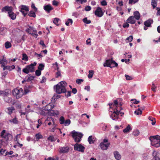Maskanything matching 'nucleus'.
I'll return each instance as SVG.
<instances>
[{
  "instance_id": "1",
  "label": "nucleus",
  "mask_w": 160,
  "mask_h": 160,
  "mask_svg": "<svg viewBox=\"0 0 160 160\" xmlns=\"http://www.w3.org/2000/svg\"><path fill=\"white\" fill-rule=\"evenodd\" d=\"M113 102V103H110L109 104L110 106V111L111 112H113L112 113L110 117L113 120L116 121L118 118L122 104L121 102H120L118 104L117 100H114Z\"/></svg>"
},
{
  "instance_id": "2",
  "label": "nucleus",
  "mask_w": 160,
  "mask_h": 160,
  "mask_svg": "<svg viewBox=\"0 0 160 160\" xmlns=\"http://www.w3.org/2000/svg\"><path fill=\"white\" fill-rule=\"evenodd\" d=\"M66 82L64 81H61L59 82L55 86L54 88L55 89L57 93L60 94L66 92Z\"/></svg>"
},
{
  "instance_id": "3",
  "label": "nucleus",
  "mask_w": 160,
  "mask_h": 160,
  "mask_svg": "<svg viewBox=\"0 0 160 160\" xmlns=\"http://www.w3.org/2000/svg\"><path fill=\"white\" fill-rule=\"evenodd\" d=\"M152 146L156 148L160 146V137L158 135L151 136L149 138Z\"/></svg>"
},
{
  "instance_id": "4",
  "label": "nucleus",
  "mask_w": 160,
  "mask_h": 160,
  "mask_svg": "<svg viewBox=\"0 0 160 160\" xmlns=\"http://www.w3.org/2000/svg\"><path fill=\"white\" fill-rule=\"evenodd\" d=\"M37 65V63L34 62L33 63H31L30 65H27L26 68L22 70V72L26 73L28 74L29 72H33L35 71V66Z\"/></svg>"
},
{
  "instance_id": "5",
  "label": "nucleus",
  "mask_w": 160,
  "mask_h": 160,
  "mask_svg": "<svg viewBox=\"0 0 160 160\" xmlns=\"http://www.w3.org/2000/svg\"><path fill=\"white\" fill-rule=\"evenodd\" d=\"M72 136L74 138L75 141L77 142H78L81 141L82 138L83 134L81 132H78L75 131H73L72 132Z\"/></svg>"
},
{
  "instance_id": "6",
  "label": "nucleus",
  "mask_w": 160,
  "mask_h": 160,
  "mask_svg": "<svg viewBox=\"0 0 160 160\" xmlns=\"http://www.w3.org/2000/svg\"><path fill=\"white\" fill-rule=\"evenodd\" d=\"M13 96L16 97L17 99L21 98L23 95V90L20 88L19 89L15 88L12 92Z\"/></svg>"
},
{
  "instance_id": "7",
  "label": "nucleus",
  "mask_w": 160,
  "mask_h": 160,
  "mask_svg": "<svg viewBox=\"0 0 160 160\" xmlns=\"http://www.w3.org/2000/svg\"><path fill=\"white\" fill-rule=\"evenodd\" d=\"M104 67H109L110 68L117 67L118 66V64L115 61L111 59H108L103 64Z\"/></svg>"
},
{
  "instance_id": "8",
  "label": "nucleus",
  "mask_w": 160,
  "mask_h": 160,
  "mask_svg": "<svg viewBox=\"0 0 160 160\" xmlns=\"http://www.w3.org/2000/svg\"><path fill=\"white\" fill-rule=\"evenodd\" d=\"M74 149L75 150L78 151L83 152L85 149V148L80 144L76 143L74 145Z\"/></svg>"
},
{
  "instance_id": "9",
  "label": "nucleus",
  "mask_w": 160,
  "mask_h": 160,
  "mask_svg": "<svg viewBox=\"0 0 160 160\" xmlns=\"http://www.w3.org/2000/svg\"><path fill=\"white\" fill-rule=\"evenodd\" d=\"M19 11L22 12L23 15L25 17L27 14V13H25V12H27L28 11V7L24 5H22Z\"/></svg>"
},
{
  "instance_id": "10",
  "label": "nucleus",
  "mask_w": 160,
  "mask_h": 160,
  "mask_svg": "<svg viewBox=\"0 0 160 160\" xmlns=\"http://www.w3.org/2000/svg\"><path fill=\"white\" fill-rule=\"evenodd\" d=\"M95 15L99 17H102L103 13L102 11V9L99 7H98L95 12Z\"/></svg>"
},
{
  "instance_id": "11",
  "label": "nucleus",
  "mask_w": 160,
  "mask_h": 160,
  "mask_svg": "<svg viewBox=\"0 0 160 160\" xmlns=\"http://www.w3.org/2000/svg\"><path fill=\"white\" fill-rule=\"evenodd\" d=\"M13 10V8L11 6H5L3 7L2 9V12H10Z\"/></svg>"
},
{
  "instance_id": "12",
  "label": "nucleus",
  "mask_w": 160,
  "mask_h": 160,
  "mask_svg": "<svg viewBox=\"0 0 160 160\" xmlns=\"http://www.w3.org/2000/svg\"><path fill=\"white\" fill-rule=\"evenodd\" d=\"M54 106V105H52V104L49 103L45 107H43L42 109L44 110L49 111L53 108Z\"/></svg>"
},
{
  "instance_id": "13",
  "label": "nucleus",
  "mask_w": 160,
  "mask_h": 160,
  "mask_svg": "<svg viewBox=\"0 0 160 160\" xmlns=\"http://www.w3.org/2000/svg\"><path fill=\"white\" fill-rule=\"evenodd\" d=\"M69 148L68 146L63 147L59 148V151L61 153H65L68 152Z\"/></svg>"
},
{
  "instance_id": "14",
  "label": "nucleus",
  "mask_w": 160,
  "mask_h": 160,
  "mask_svg": "<svg viewBox=\"0 0 160 160\" xmlns=\"http://www.w3.org/2000/svg\"><path fill=\"white\" fill-rule=\"evenodd\" d=\"M110 145L109 143H101L100 144V148L102 150H107Z\"/></svg>"
},
{
  "instance_id": "15",
  "label": "nucleus",
  "mask_w": 160,
  "mask_h": 160,
  "mask_svg": "<svg viewBox=\"0 0 160 160\" xmlns=\"http://www.w3.org/2000/svg\"><path fill=\"white\" fill-rule=\"evenodd\" d=\"M7 141H11L12 138V136L9 133H7L3 137Z\"/></svg>"
},
{
  "instance_id": "16",
  "label": "nucleus",
  "mask_w": 160,
  "mask_h": 160,
  "mask_svg": "<svg viewBox=\"0 0 160 160\" xmlns=\"http://www.w3.org/2000/svg\"><path fill=\"white\" fill-rule=\"evenodd\" d=\"M46 122H49L48 123V125L49 126L51 125H52V123L54 125L55 124V122L54 121L53 118L52 117H48L45 120Z\"/></svg>"
},
{
  "instance_id": "17",
  "label": "nucleus",
  "mask_w": 160,
  "mask_h": 160,
  "mask_svg": "<svg viewBox=\"0 0 160 160\" xmlns=\"http://www.w3.org/2000/svg\"><path fill=\"white\" fill-rule=\"evenodd\" d=\"M127 22L131 24H134L136 22L134 17L133 16H130L127 20Z\"/></svg>"
},
{
  "instance_id": "18",
  "label": "nucleus",
  "mask_w": 160,
  "mask_h": 160,
  "mask_svg": "<svg viewBox=\"0 0 160 160\" xmlns=\"http://www.w3.org/2000/svg\"><path fill=\"white\" fill-rule=\"evenodd\" d=\"M43 8L46 11L48 12H49L51 10L53 9V8L50 4L44 6Z\"/></svg>"
},
{
  "instance_id": "19",
  "label": "nucleus",
  "mask_w": 160,
  "mask_h": 160,
  "mask_svg": "<svg viewBox=\"0 0 160 160\" xmlns=\"http://www.w3.org/2000/svg\"><path fill=\"white\" fill-rule=\"evenodd\" d=\"M114 156L116 159L119 160L121 158V156L119 152L117 151H115L113 152Z\"/></svg>"
},
{
  "instance_id": "20",
  "label": "nucleus",
  "mask_w": 160,
  "mask_h": 160,
  "mask_svg": "<svg viewBox=\"0 0 160 160\" xmlns=\"http://www.w3.org/2000/svg\"><path fill=\"white\" fill-rule=\"evenodd\" d=\"M8 15L9 17L12 20H14L15 19L16 15L12 11L10 12H8Z\"/></svg>"
},
{
  "instance_id": "21",
  "label": "nucleus",
  "mask_w": 160,
  "mask_h": 160,
  "mask_svg": "<svg viewBox=\"0 0 160 160\" xmlns=\"http://www.w3.org/2000/svg\"><path fill=\"white\" fill-rule=\"evenodd\" d=\"M15 110V108L13 107H8L6 109V112L9 114H11L13 111Z\"/></svg>"
},
{
  "instance_id": "22",
  "label": "nucleus",
  "mask_w": 160,
  "mask_h": 160,
  "mask_svg": "<svg viewBox=\"0 0 160 160\" xmlns=\"http://www.w3.org/2000/svg\"><path fill=\"white\" fill-rule=\"evenodd\" d=\"M153 20L151 19H149L148 20L145 21L144 24V25L147 27H150L151 26V25L153 23Z\"/></svg>"
},
{
  "instance_id": "23",
  "label": "nucleus",
  "mask_w": 160,
  "mask_h": 160,
  "mask_svg": "<svg viewBox=\"0 0 160 160\" xmlns=\"http://www.w3.org/2000/svg\"><path fill=\"white\" fill-rule=\"evenodd\" d=\"M134 18L138 20L140 18V14L138 11H135L134 12Z\"/></svg>"
},
{
  "instance_id": "24",
  "label": "nucleus",
  "mask_w": 160,
  "mask_h": 160,
  "mask_svg": "<svg viewBox=\"0 0 160 160\" xmlns=\"http://www.w3.org/2000/svg\"><path fill=\"white\" fill-rule=\"evenodd\" d=\"M21 134H17L15 137V141L17 142V143L19 142H21L22 138H20V135Z\"/></svg>"
},
{
  "instance_id": "25",
  "label": "nucleus",
  "mask_w": 160,
  "mask_h": 160,
  "mask_svg": "<svg viewBox=\"0 0 160 160\" xmlns=\"http://www.w3.org/2000/svg\"><path fill=\"white\" fill-rule=\"evenodd\" d=\"M9 122L14 124H17L18 122V118L16 117H15L13 119H9Z\"/></svg>"
},
{
  "instance_id": "26",
  "label": "nucleus",
  "mask_w": 160,
  "mask_h": 160,
  "mask_svg": "<svg viewBox=\"0 0 160 160\" xmlns=\"http://www.w3.org/2000/svg\"><path fill=\"white\" fill-rule=\"evenodd\" d=\"M159 153L156 151H153L152 153V155L153 156V158H159Z\"/></svg>"
},
{
  "instance_id": "27",
  "label": "nucleus",
  "mask_w": 160,
  "mask_h": 160,
  "mask_svg": "<svg viewBox=\"0 0 160 160\" xmlns=\"http://www.w3.org/2000/svg\"><path fill=\"white\" fill-rule=\"evenodd\" d=\"M32 27H29V28L26 30V31L29 33L32 34L33 32V30H35Z\"/></svg>"
},
{
  "instance_id": "28",
  "label": "nucleus",
  "mask_w": 160,
  "mask_h": 160,
  "mask_svg": "<svg viewBox=\"0 0 160 160\" xmlns=\"http://www.w3.org/2000/svg\"><path fill=\"white\" fill-rule=\"evenodd\" d=\"M3 99L6 102L8 103L11 102L12 101V98H9L8 96L5 97L4 98H3Z\"/></svg>"
},
{
  "instance_id": "29",
  "label": "nucleus",
  "mask_w": 160,
  "mask_h": 160,
  "mask_svg": "<svg viewBox=\"0 0 160 160\" xmlns=\"http://www.w3.org/2000/svg\"><path fill=\"white\" fill-rule=\"evenodd\" d=\"M0 63L2 65V66H4V65L7 64V61L5 58H3L2 59L0 60Z\"/></svg>"
},
{
  "instance_id": "30",
  "label": "nucleus",
  "mask_w": 160,
  "mask_h": 160,
  "mask_svg": "<svg viewBox=\"0 0 160 160\" xmlns=\"http://www.w3.org/2000/svg\"><path fill=\"white\" fill-rule=\"evenodd\" d=\"M93 139L94 138H93L92 136H90L88 137V141L90 144H92L94 143V140Z\"/></svg>"
},
{
  "instance_id": "31",
  "label": "nucleus",
  "mask_w": 160,
  "mask_h": 160,
  "mask_svg": "<svg viewBox=\"0 0 160 160\" xmlns=\"http://www.w3.org/2000/svg\"><path fill=\"white\" fill-rule=\"evenodd\" d=\"M131 130L130 127V125H128V126L123 130V132L124 133H127L129 132L130 130Z\"/></svg>"
},
{
  "instance_id": "32",
  "label": "nucleus",
  "mask_w": 160,
  "mask_h": 160,
  "mask_svg": "<svg viewBox=\"0 0 160 160\" xmlns=\"http://www.w3.org/2000/svg\"><path fill=\"white\" fill-rule=\"evenodd\" d=\"M148 119L149 120L152 122V125H155L156 121L155 120V118L152 117L151 116H149L148 118Z\"/></svg>"
},
{
  "instance_id": "33",
  "label": "nucleus",
  "mask_w": 160,
  "mask_h": 160,
  "mask_svg": "<svg viewBox=\"0 0 160 160\" xmlns=\"http://www.w3.org/2000/svg\"><path fill=\"white\" fill-rule=\"evenodd\" d=\"M5 48L7 49L11 47L12 44L10 42L7 41L5 43Z\"/></svg>"
},
{
  "instance_id": "34",
  "label": "nucleus",
  "mask_w": 160,
  "mask_h": 160,
  "mask_svg": "<svg viewBox=\"0 0 160 160\" xmlns=\"http://www.w3.org/2000/svg\"><path fill=\"white\" fill-rule=\"evenodd\" d=\"M157 1V0H152L151 4L153 8H154L156 6Z\"/></svg>"
},
{
  "instance_id": "35",
  "label": "nucleus",
  "mask_w": 160,
  "mask_h": 160,
  "mask_svg": "<svg viewBox=\"0 0 160 160\" xmlns=\"http://www.w3.org/2000/svg\"><path fill=\"white\" fill-rule=\"evenodd\" d=\"M22 59L25 61H27L28 60V58L27 55L25 53H23L22 55Z\"/></svg>"
},
{
  "instance_id": "36",
  "label": "nucleus",
  "mask_w": 160,
  "mask_h": 160,
  "mask_svg": "<svg viewBox=\"0 0 160 160\" xmlns=\"http://www.w3.org/2000/svg\"><path fill=\"white\" fill-rule=\"evenodd\" d=\"M34 77L33 76H30V77H26L25 78L26 81L28 82L31 81L34 79Z\"/></svg>"
},
{
  "instance_id": "37",
  "label": "nucleus",
  "mask_w": 160,
  "mask_h": 160,
  "mask_svg": "<svg viewBox=\"0 0 160 160\" xmlns=\"http://www.w3.org/2000/svg\"><path fill=\"white\" fill-rule=\"evenodd\" d=\"M42 135L39 133L36 134L35 136V139L37 141L40 138H42Z\"/></svg>"
},
{
  "instance_id": "38",
  "label": "nucleus",
  "mask_w": 160,
  "mask_h": 160,
  "mask_svg": "<svg viewBox=\"0 0 160 160\" xmlns=\"http://www.w3.org/2000/svg\"><path fill=\"white\" fill-rule=\"evenodd\" d=\"M72 23V20L71 19H69L65 23V24L68 26L71 25Z\"/></svg>"
},
{
  "instance_id": "39",
  "label": "nucleus",
  "mask_w": 160,
  "mask_h": 160,
  "mask_svg": "<svg viewBox=\"0 0 160 160\" xmlns=\"http://www.w3.org/2000/svg\"><path fill=\"white\" fill-rule=\"evenodd\" d=\"M28 15L30 17H32L34 18L35 17L36 15L34 12L33 11H30L28 13Z\"/></svg>"
},
{
  "instance_id": "40",
  "label": "nucleus",
  "mask_w": 160,
  "mask_h": 160,
  "mask_svg": "<svg viewBox=\"0 0 160 160\" xmlns=\"http://www.w3.org/2000/svg\"><path fill=\"white\" fill-rule=\"evenodd\" d=\"M65 121V119L63 116H61L59 118V122L60 124H63Z\"/></svg>"
},
{
  "instance_id": "41",
  "label": "nucleus",
  "mask_w": 160,
  "mask_h": 160,
  "mask_svg": "<svg viewBox=\"0 0 160 160\" xmlns=\"http://www.w3.org/2000/svg\"><path fill=\"white\" fill-rule=\"evenodd\" d=\"M70 120L68 119L65 121L63 124H64L65 126H68L70 124Z\"/></svg>"
},
{
  "instance_id": "42",
  "label": "nucleus",
  "mask_w": 160,
  "mask_h": 160,
  "mask_svg": "<svg viewBox=\"0 0 160 160\" xmlns=\"http://www.w3.org/2000/svg\"><path fill=\"white\" fill-rule=\"evenodd\" d=\"M78 3L83 4L87 2V0H75Z\"/></svg>"
},
{
  "instance_id": "43",
  "label": "nucleus",
  "mask_w": 160,
  "mask_h": 160,
  "mask_svg": "<svg viewBox=\"0 0 160 160\" xmlns=\"http://www.w3.org/2000/svg\"><path fill=\"white\" fill-rule=\"evenodd\" d=\"M89 74L88 75V78H92L93 75V71L90 70L89 71Z\"/></svg>"
},
{
  "instance_id": "44",
  "label": "nucleus",
  "mask_w": 160,
  "mask_h": 160,
  "mask_svg": "<svg viewBox=\"0 0 160 160\" xmlns=\"http://www.w3.org/2000/svg\"><path fill=\"white\" fill-rule=\"evenodd\" d=\"M83 22L87 24H89L91 23V22L90 20H88L87 18H85L82 20Z\"/></svg>"
},
{
  "instance_id": "45",
  "label": "nucleus",
  "mask_w": 160,
  "mask_h": 160,
  "mask_svg": "<svg viewBox=\"0 0 160 160\" xmlns=\"http://www.w3.org/2000/svg\"><path fill=\"white\" fill-rule=\"evenodd\" d=\"M139 0H129V3L130 4H134L138 2Z\"/></svg>"
},
{
  "instance_id": "46",
  "label": "nucleus",
  "mask_w": 160,
  "mask_h": 160,
  "mask_svg": "<svg viewBox=\"0 0 160 160\" xmlns=\"http://www.w3.org/2000/svg\"><path fill=\"white\" fill-rule=\"evenodd\" d=\"M139 133L140 132L139 131L137 130L133 131V134L135 136H138L139 135Z\"/></svg>"
},
{
  "instance_id": "47",
  "label": "nucleus",
  "mask_w": 160,
  "mask_h": 160,
  "mask_svg": "<svg viewBox=\"0 0 160 160\" xmlns=\"http://www.w3.org/2000/svg\"><path fill=\"white\" fill-rule=\"evenodd\" d=\"M9 94V91H3V98L6 96H8Z\"/></svg>"
},
{
  "instance_id": "48",
  "label": "nucleus",
  "mask_w": 160,
  "mask_h": 160,
  "mask_svg": "<svg viewBox=\"0 0 160 160\" xmlns=\"http://www.w3.org/2000/svg\"><path fill=\"white\" fill-rule=\"evenodd\" d=\"M137 115H139L141 114L142 113V111L140 109H138L137 110H136L134 112Z\"/></svg>"
},
{
  "instance_id": "49",
  "label": "nucleus",
  "mask_w": 160,
  "mask_h": 160,
  "mask_svg": "<svg viewBox=\"0 0 160 160\" xmlns=\"http://www.w3.org/2000/svg\"><path fill=\"white\" fill-rule=\"evenodd\" d=\"M44 65L42 64H40L38 67V70H42L44 68Z\"/></svg>"
},
{
  "instance_id": "50",
  "label": "nucleus",
  "mask_w": 160,
  "mask_h": 160,
  "mask_svg": "<svg viewBox=\"0 0 160 160\" xmlns=\"http://www.w3.org/2000/svg\"><path fill=\"white\" fill-rule=\"evenodd\" d=\"M33 32H33L32 33V35L33 36L35 37V38H37L38 36V34H37V30L36 29L33 30Z\"/></svg>"
},
{
  "instance_id": "51",
  "label": "nucleus",
  "mask_w": 160,
  "mask_h": 160,
  "mask_svg": "<svg viewBox=\"0 0 160 160\" xmlns=\"http://www.w3.org/2000/svg\"><path fill=\"white\" fill-rule=\"evenodd\" d=\"M48 139L52 142L55 141L56 140V138L52 136H50L48 138Z\"/></svg>"
},
{
  "instance_id": "52",
  "label": "nucleus",
  "mask_w": 160,
  "mask_h": 160,
  "mask_svg": "<svg viewBox=\"0 0 160 160\" xmlns=\"http://www.w3.org/2000/svg\"><path fill=\"white\" fill-rule=\"evenodd\" d=\"M59 19L58 18H54V20L53 21V22L56 25L58 26L59 25V24H58V23L59 22Z\"/></svg>"
},
{
  "instance_id": "53",
  "label": "nucleus",
  "mask_w": 160,
  "mask_h": 160,
  "mask_svg": "<svg viewBox=\"0 0 160 160\" xmlns=\"http://www.w3.org/2000/svg\"><path fill=\"white\" fill-rule=\"evenodd\" d=\"M41 71L39 70H36L35 71V74L36 76H39L41 75Z\"/></svg>"
},
{
  "instance_id": "54",
  "label": "nucleus",
  "mask_w": 160,
  "mask_h": 160,
  "mask_svg": "<svg viewBox=\"0 0 160 160\" xmlns=\"http://www.w3.org/2000/svg\"><path fill=\"white\" fill-rule=\"evenodd\" d=\"M6 133V130L4 129L3 130L2 132H1L0 136L3 138V137L5 136Z\"/></svg>"
},
{
  "instance_id": "55",
  "label": "nucleus",
  "mask_w": 160,
  "mask_h": 160,
  "mask_svg": "<svg viewBox=\"0 0 160 160\" xmlns=\"http://www.w3.org/2000/svg\"><path fill=\"white\" fill-rule=\"evenodd\" d=\"M61 75V72L60 71H58L56 73V78H58Z\"/></svg>"
},
{
  "instance_id": "56",
  "label": "nucleus",
  "mask_w": 160,
  "mask_h": 160,
  "mask_svg": "<svg viewBox=\"0 0 160 160\" xmlns=\"http://www.w3.org/2000/svg\"><path fill=\"white\" fill-rule=\"evenodd\" d=\"M133 39V37L132 36H130L126 38V40H128L129 42H131Z\"/></svg>"
},
{
  "instance_id": "57",
  "label": "nucleus",
  "mask_w": 160,
  "mask_h": 160,
  "mask_svg": "<svg viewBox=\"0 0 160 160\" xmlns=\"http://www.w3.org/2000/svg\"><path fill=\"white\" fill-rule=\"evenodd\" d=\"M83 80L81 79H78L76 80V82L78 84H80L83 82Z\"/></svg>"
},
{
  "instance_id": "58",
  "label": "nucleus",
  "mask_w": 160,
  "mask_h": 160,
  "mask_svg": "<svg viewBox=\"0 0 160 160\" xmlns=\"http://www.w3.org/2000/svg\"><path fill=\"white\" fill-rule=\"evenodd\" d=\"M46 80V78L44 77L43 76L42 77V80L41 81L40 83H42L45 82Z\"/></svg>"
},
{
  "instance_id": "59",
  "label": "nucleus",
  "mask_w": 160,
  "mask_h": 160,
  "mask_svg": "<svg viewBox=\"0 0 160 160\" xmlns=\"http://www.w3.org/2000/svg\"><path fill=\"white\" fill-rule=\"evenodd\" d=\"M24 91V94H27L30 91V90L28 89L27 87L25 88Z\"/></svg>"
},
{
  "instance_id": "60",
  "label": "nucleus",
  "mask_w": 160,
  "mask_h": 160,
  "mask_svg": "<svg viewBox=\"0 0 160 160\" xmlns=\"http://www.w3.org/2000/svg\"><path fill=\"white\" fill-rule=\"evenodd\" d=\"M90 38H88L86 41V44L88 45H91V42L90 41Z\"/></svg>"
},
{
  "instance_id": "61",
  "label": "nucleus",
  "mask_w": 160,
  "mask_h": 160,
  "mask_svg": "<svg viewBox=\"0 0 160 160\" xmlns=\"http://www.w3.org/2000/svg\"><path fill=\"white\" fill-rule=\"evenodd\" d=\"M13 153V152L12 151H11L9 152H6L5 156L8 155H11Z\"/></svg>"
},
{
  "instance_id": "62",
  "label": "nucleus",
  "mask_w": 160,
  "mask_h": 160,
  "mask_svg": "<svg viewBox=\"0 0 160 160\" xmlns=\"http://www.w3.org/2000/svg\"><path fill=\"white\" fill-rule=\"evenodd\" d=\"M52 4L54 6H57L58 4V2L56 1L53 0L52 1Z\"/></svg>"
},
{
  "instance_id": "63",
  "label": "nucleus",
  "mask_w": 160,
  "mask_h": 160,
  "mask_svg": "<svg viewBox=\"0 0 160 160\" xmlns=\"http://www.w3.org/2000/svg\"><path fill=\"white\" fill-rule=\"evenodd\" d=\"M125 77L126 78V79L128 80H131L132 79V78L130 76L127 75H125Z\"/></svg>"
},
{
  "instance_id": "64",
  "label": "nucleus",
  "mask_w": 160,
  "mask_h": 160,
  "mask_svg": "<svg viewBox=\"0 0 160 160\" xmlns=\"http://www.w3.org/2000/svg\"><path fill=\"white\" fill-rule=\"evenodd\" d=\"M45 160H58L57 159L54 158L52 157H49L47 159L45 158Z\"/></svg>"
}]
</instances>
